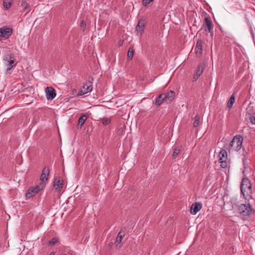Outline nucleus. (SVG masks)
Here are the masks:
<instances>
[{
    "mask_svg": "<svg viewBox=\"0 0 255 255\" xmlns=\"http://www.w3.org/2000/svg\"><path fill=\"white\" fill-rule=\"evenodd\" d=\"M93 80V79L92 78L91 80H89L88 81H86L85 83L83 84V89L81 91V92L82 93L81 95H84L88 93V92H91L92 90Z\"/></svg>",
    "mask_w": 255,
    "mask_h": 255,
    "instance_id": "423d86ee",
    "label": "nucleus"
},
{
    "mask_svg": "<svg viewBox=\"0 0 255 255\" xmlns=\"http://www.w3.org/2000/svg\"><path fill=\"white\" fill-rule=\"evenodd\" d=\"M49 173V170L46 167L43 168L42 173L40 175V181L41 183L39 185H42V187H44L46 184Z\"/></svg>",
    "mask_w": 255,
    "mask_h": 255,
    "instance_id": "0eeeda50",
    "label": "nucleus"
},
{
    "mask_svg": "<svg viewBox=\"0 0 255 255\" xmlns=\"http://www.w3.org/2000/svg\"><path fill=\"white\" fill-rule=\"evenodd\" d=\"M48 255H55V252H52L49 254H48Z\"/></svg>",
    "mask_w": 255,
    "mask_h": 255,
    "instance_id": "f704fd0d",
    "label": "nucleus"
},
{
    "mask_svg": "<svg viewBox=\"0 0 255 255\" xmlns=\"http://www.w3.org/2000/svg\"><path fill=\"white\" fill-rule=\"evenodd\" d=\"M144 21L142 19L140 20L136 26V30L137 31V34H138L139 35H141L143 32L144 31Z\"/></svg>",
    "mask_w": 255,
    "mask_h": 255,
    "instance_id": "9b49d317",
    "label": "nucleus"
},
{
    "mask_svg": "<svg viewBox=\"0 0 255 255\" xmlns=\"http://www.w3.org/2000/svg\"><path fill=\"white\" fill-rule=\"evenodd\" d=\"M124 237V235H122L121 233L120 232L116 239V243L117 244H120Z\"/></svg>",
    "mask_w": 255,
    "mask_h": 255,
    "instance_id": "393cba45",
    "label": "nucleus"
},
{
    "mask_svg": "<svg viewBox=\"0 0 255 255\" xmlns=\"http://www.w3.org/2000/svg\"><path fill=\"white\" fill-rule=\"evenodd\" d=\"M87 119V116L85 115H82L78 120V126L81 128L85 123Z\"/></svg>",
    "mask_w": 255,
    "mask_h": 255,
    "instance_id": "6ab92c4d",
    "label": "nucleus"
},
{
    "mask_svg": "<svg viewBox=\"0 0 255 255\" xmlns=\"http://www.w3.org/2000/svg\"><path fill=\"white\" fill-rule=\"evenodd\" d=\"M200 76H198L197 74H195L193 77L194 81H196Z\"/></svg>",
    "mask_w": 255,
    "mask_h": 255,
    "instance_id": "72a5a7b5",
    "label": "nucleus"
},
{
    "mask_svg": "<svg viewBox=\"0 0 255 255\" xmlns=\"http://www.w3.org/2000/svg\"><path fill=\"white\" fill-rule=\"evenodd\" d=\"M102 124L104 126L108 125L111 123V120L108 118H104L102 120Z\"/></svg>",
    "mask_w": 255,
    "mask_h": 255,
    "instance_id": "a878e982",
    "label": "nucleus"
},
{
    "mask_svg": "<svg viewBox=\"0 0 255 255\" xmlns=\"http://www.w3.org/2000/svg\"><path fill=\"white\" fill-rule=\"evenodd\" d=\"M133 51H130V49L128 50V58L129 59H131L133 57Z\"/></svg>",
    "mask_w": 255,
    "mask_h": 255,
    "instance_id": "2f4dec72",
    "label": "nucleus"
},
{
    "mask_svg": "<svg viewBox=\"0 0 255 255\" xmlns=\"http://www.w3.org/2000/svg\"><path fill=\"white\" fill-rule=\"evenodd\" d=\"M196 56H200L202 52V41L201 38L198 39L195 48Z\"/></svg>",
    "mask_w": 255,
    "mask_h": 255,
    "instance_id": "4468645a",
    "label": "nucleus"
},
{
    "mask_svg": "<svg viewBox=\"0 0 255 255\" xmlns=\"http://www.w3.org/2000/svg\"><path fill=\"white\" fill-rule=\"evenodd\" d=\"M221 163V166L222 168H226L228 166V162L226 160H219Z\"/></svg>",
    "mask_w": 255,
    "mask_h": 255,
    "instance_id": "c756f323",
    "label": "nucleus"
},
{
    "mask_svg": "<svg viewBox=\"0 0 255 255\" xmlns=\"http://www.w3.org/2000/svg\"><path fill=\"white\" fill-rule=\"evenodd\" d=\"M154 0H142V4L144 6H147L153 2Z\"/></svg>",
    "mask_w": 255,
    "mask_h": 255,
    "instance_id": "bb28decb",
    "label": "nucleus"
},
{
    "mask_svg": "<svg viewBox=\"0 0 255 255\" xmlns=\"http://www.w3.org/2000/svg\"><path fill=\"white\" fill-rule=\"evenodd\" d=\"M243 141L242 135H236L230 142L229 148L230 150L239 151L241 149Z\"/></svg>",
    "mask_w": 255,
    "mask_h": 255,
    "instance_id": "f03ea898",
    "label": "nucleus"
},
{
    "mask_svg": "<svg viewBox=\"0 0 255 255\" xmlns=\"http://www.w3.org/2000/svg\"><path fill=\"white\" fill-rule=\"evenodd\" d=\"M63 180L57 178H55L53 185L54 189L57 191H61L63 188Z\"/></svg>",
    "mask_w": 255,
    "mask_h": 255,
    "instance_id": "f8f14e48",
    "label": "nucleus"
},
{
    "mask_svg": "<svg viewBox=\"0 0 255 255\" xmlns=\"http://www.w3.org/2000/svg\"><path fill=\"white\" fill-rule=\"evenodd\" d=\"M163 96L164 94H161L156 97L155 102V104L156 106H159L163 102H165Z\"/></svg>",
    "mask_w": 255,
    "mask_h": 255,
    "instance_id": "f3484780",
    "label": "nucleus"
},
{
    "mask_svg": "<svg viewBox=\"0 0 255 255\" xmlns=\"http://www.w3.org/2000/svg\"><path fill=\"white\" fill-rule=\"evenodd\" d=\"M16 64L14 63V60L11 59L7 61V63L6 64V69L7 70H11L14 66H15Z\"/></svg>",
    "mask_w": 255,
    "mask_h": 255,
    "instance_id": "aec40b11",
    "label": "nucleus"
},
{
    "mask_svg": "<svg viewBox=\"0 0 255 255\" xmlns=\"http://www.w3.org/2000/svg\"><path fill=\"white\" fill-rule=\"evenodd\" d=\"M204 70V67L202 65H199L196 71V74L200 76Z\"/></svg>",
    "mask_w": 255,
    "mask_h": 255,
    "instance_id": "5701e85b",
    "label": "nucleus"
},
{
    "mask_svg": "<svg viewBox=\"0 0 255 255\" xmlns=\"http://www.w3.org/2000/svg\"><path fill=\"white\" fill-rule=\"evenodd\" d=\"M45 92L47 100H53L56 97V94L55 90L52 87H47L45 89Z\"/></svg>",
    "mask_w": 255,
    "mask_h": 255,
    "instance_id": "6e6552de",
    "label": "nucleus"
},
{
    "mask_svg": "<svg viewBox=\"0 0 255 255\" xmlns=\"http://www.w3.org/2000/svg\"><path fill=\"white\" fill-rule=\"evenodd\" d=\"M202 204L200 202H195L193 203L191 207V213L195 215L202 208Z\"/></svg>",
    "mask_w": 255,
    "mask_h": 255,
    "instance_id": "ddd939ff",
    "label": "nucleus"
},
{
    "mask_svg": "<svg viewBox=\"0 0 255 255\" xmlns=\"http://www.w3.org/2000/svg\"><path fill=\"white\" fill-rule=\"evenodd\" d=\"M57 242V239H56L55 238H53L52 240H51L50 241H49L48 244H49V245L52 246L54 245Z\"/></svg>",
    "mask_w": 255,
    "mask_h": 255,
    "instance_id": "7c9ffc66",
    "label": "nucleus"
},
{
    "mask_svg": "<svg viewBox=\"0 0 255 255\" xmlns=\"http://www.w3.org/2000/svg\"><path fill=\"white\" fill-rule=\"evenodd\" d=\"M246 200H249L252 199V188H249L241 192Z\"/></svg>",
    "mask_w": 255,
    "mask_h": 255,
    "instance_id": "2eb2a0df",
    "label": "nucleus"
},
{
    "mask_svg": "<svg viewBox=\"0 0 255 255\" xmlns=\"http://www.w3.org/2000/svg\"><path fill=\"white\" fill-rule=\"evenodd\" d=\"M86 27V22L82 20L80 23V28L83 31H84Z\"/></svg>",
    "mask_w": 255,
    "mask_h": 255,
    "instance_id": "c85d7f7f",
    "label": "nucleus"
},
{
    "mask_svg": "<svg viewBox=\"0 0 255 255\" xmlns=\"http://www.w3.org/2000/svg\"><path fill=\"white\" fill-rule=\"evenodd\" d=\"M164 94V99L165 102L167 104L170 103L174 98L175 93L173 91H170L166 93H162Z\"/></svg>",
    "mask_w": 255,
    "mask_h": 255,
    "instance_id": "9d476101",
    "label": "nucleus"
},
{
    "mask_svg": "<svg viewBox=\"0 0 255 255\" xmlns=\"http://www.w3.org/2000/svg\"><path fill=\"white\" fill-rule=\"evenodd\" d=\"M180 152V149L178 148H176L173 152L172 156L173 158L176 157Z\"/></svg>",
    "mask_w": 255,
    "mask_h": 255,
    "instance_id": "cd10ccee",
    "label": "nucleus"
},
{
    "mask_svg": "<svg viewBox=\"0 0 255 255\" xmlns=\"http://www.w3.org/2000/svg\"><path fill=\"white\" fill-rule=\"evenodd\" d=\"M203 26L205 27V30L210 33L212 37L213 35V25L210 17L207 16L205 17Z\"/></svg>",
    "mask_w": 255,
    "mask_h": 255,
    "instance_id": "20e7f679",
    "label": "nucleus"
},
{
    "mask_svg": "<svg viewBox=\"0 0 255 255\" xmlns=\"http://www.w3.org/2000/svg\"><path fill=\"white\" fill-rule=\"evenodd\" d=\"M235 101V94H233L230 97L229 100L228 102L227 106L229 108H231Z\"/></svg>",
    "mask_w": 255,
    "mask_h": 255,
    "instance_id": "412c9836",
    "label": "nucleus"
},
{
    "mask_svg": "<svg viewBox=\"0 0 255 255\" xmlns=\"http://www.w3.org/2000/svg\"><path fill=\"white\" fill-rule=\"evenodd\" d=\"M219 160H227V153L225 149L222 150L219 154Z\"/></svg>",
    "mask_w": 255,
    "mask_h": 255,
    "instance_id": "a211bd4d",
    "label": "nucleus"
},
{
    "mask_svg": "<svg viewBox=\"0 0 255 255\" xmlns=\"http://www.w3.org/2000/svg\"><path fill=\"white\" fill-rule=\"evenodd\" d=\"M200 125V117L199 115H196L195 121L193 123V126L195 128L198 127Z\"/></svg>",
    "mask_w": 255,
    "mask_h": 255,
    "instance_id": "b1692460",
    "label": "nucleus"
},
{
    "mask_svg": "<svg viewBox=\"0 0 255 255\" xmlns=\"http://www.w3.org/2000/svg\"><path fill=\"white\" fill-rule=\"evenodd\" d=\"M251 32L252 35H253L254 34V31H253V29L252 27H251Z\"/></svg>",
    "mask_w": 255,
    "mask_h": 255,
    "instance_id": "c9c22d12",
    "label": "nucleus"
},
{
    "mask_svg": "<svg viewBox=\"0 0 255 255\" xmlns=\"http://www.w3.org/2000/svg\"><path fill=\"white\" fill-rule=\"evenodd\" d=\"M43 188L42 185H37L34 187H32L29 188L25 194L26 199L30 198Z\"/></svg>",
    "mask_w": 255,
    "mask_h": 255,
    "instance_id": "7ed1b4c3",
    "label": "nucleus"
},
{
    "mask_svg": "<svg viewBox=\"0 0 255 255\" xmlns=\"http://www.w3.org/2000/svg\"><path fill=\"white\" fill-rule=\"evenodd\" d=\"M251 188H252V185L250 180L247 178H244L241 184V192Z\"/></svg>",
    "mask_w": 255,
    "mask_h": 255,
    "instance_id": "1a4fd4ad",
    "label": "nucleus"
},
{
    "mask_svg": "<svg viewBox=\"0 0 255 255\" xmlns=\"http://www.w3.org/2000/svg\"><path fill=\"white\" fill-rule=\"evenodd\" d=\"M250 120L251 123L253 125H255V117H254V116L251 117L250 118Z\"/></svg>",
    "mask_w": 255,
    "mask_h": 255,
    "instance_id": "473e14b6",
    "label": "nucleus"
},
{
    "mask_svg": "<svg viewBox=\"0 0 255 255\" xmlns=\"http://www.w3.org/2000/svg\"><path fill=\"white\" fill-rule=\"evenodd\" d=\"M239 211L244 220H248L250 216L255 213V210L249 203L242 204L239 207Z\"/></svg>",
    "mask_w": 255,
    "mask_h": 255,
    "instance_id": "f257e3e1",
    "label": "nucleus"
},
{
    "mask_svg": "<svg viewBox=\"0 0 255 255\" xmlns=\"http://www.w3.org/2000/svg\"><path fill=\"white\" fill-rule=\"evenodd\" d=\"M12 5L11 0H3V6L6 9H9Z\"/></svg>",
    "mask_w": 255,
    "mask_h": 255,
    "instance_id": "4be33fe9",
    "label": "nucleus"
},
{
    "mask_svg": "<svg viewBox=\"0 0 255 255\" xmlns=\"http://www.w3.org/2000/svg\"><path fill=\"white\" fill-rule=\"evenodd\" d=\"M12 33V29L11 28L6 26L0 28V37L7 39L11 35Z\"/></svg>",
    "mask_w": 255,
    "mask_h": 255,
    "instance_id": "39448f33",
    "label": "nucleus"
},
{
    "mask_svg": "<svg viewBox=\"0 0 255 255\" xmlns=\"http://www.w3.org/2000/svg\"><path fill=\"white\" fill-rule=\"evenodd\" d=\"M21 6L22 7L23 11L27 14L30 10V5L25 0L21 1Z\"/></svg>",
    "mask_w": 255,
    "mask_h": 255,
    "instance_id": "dca6fc26",
    "label": "nucleus"
}]
</instances>
